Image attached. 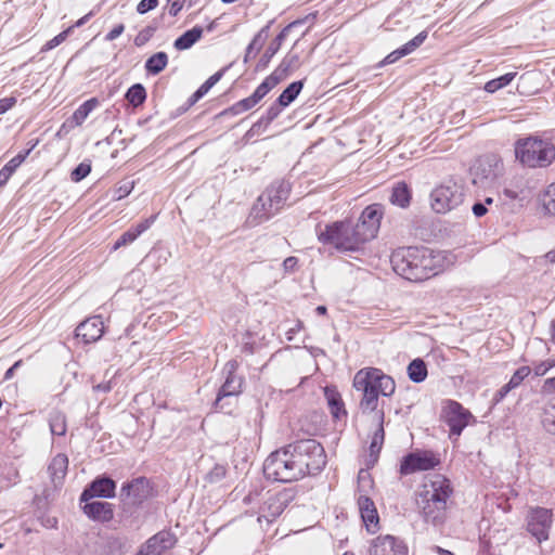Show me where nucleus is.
I'll return each instance as SVG.
<instances>
[{
  "label": "nucleus",
  "instance_id": "obj_1",
  "mask_svg": "<svg viewBox=\"0 0 555 555\" xmlns=\"http://www.w3.org/2000/svg\"><path fill=\"white\" fill-rule=\"evenodd\" d=\"M393 270L411 282H423L443 269L440 251L427 247L410 246L396 250L391 256Z\"/></svg>",
  "mask_w": 555,
  "mask_h": 555
},
{
  "label": "nucleus",
  "instance_id": "obj_2",
  "mask_svg": "<svg viewBox=\"0 0 555 555\" xmlns=\"http://www.w3.org/2000/svg\"><path fill=\"white\" fill-rule=\"evenodd\" d=\"M353 388L360 392L359 411L363 415L378 418L383 409H378L379 396L390 397L396 390L393 378L376 367L359 370L352 380Z\"/></svg>",
  "mask_w": 555,
  "mask_h": 555
},
{
  "label": "nucleus",
  "instance_id": "obj_3",
  "mask_svg": "<svg viewBox=\"0 0 555 555\" xmlns=\"http://www.w3.org/2000/svg\"><path fill=\"white\" fill-rule=\"evenodd\" d=\"M451 494L450 481L441 475H435L423 483L417 492L416 505L426 522L438 526L444 521Z\"/></svg>",
  "mask_w": 555,
  "mask_h": 555
},
{
  "label": "nucleus",
  "instance_id": "obj_4",
  "mask_svg": "<svg viewBox=\"0 0 555 555\" xmlns=\"http://www.w3.org/2000/svg\"><path fill=\"white\" fill-rule=\"evenodd\" d=\"M516 159L529 168H545L555 160V145L539 137L520 138L515 142Z\"/></svg>",
  "mask_w": 555,
  "mask_h": 555
},
{
  "label": "nucleus",
  "instance_id": "obj_5",
  "mask_svg": "<svg viewBox=\"0 0 555 555\" xmlns=\"http://www.w3.org/2000/svg\"><path fill=\"white\" fill-rule=\"evenodd\" d=\"M301 463H296L289 444L272 452L263 463L267 479L280 482H292L301 479Z\"/></svg>",
  "mask_w": 555,
  "mask_h": 555
},
{
  "label": "nucleus",
  "instance_id": "obj_6",
  "mask_svg": "<svg viewBox=\"0 0 555 555\" xmlns=\"http://www.w3.org/2000/svg\"><path fill=\"white\" fill-rule=\"evenodd\" d=\"M296 463H301V478L306 475L319 474L326 465V454L315 439H301L289 443Z\"/></svg>",
  "mask_w": 555,
  "mask_h": 555
},
{
  "label": "nucleus",
  "instance_id": "obj_7",
  "mask_svg": "<svg viewBox=\"0 0 555 555\" xmlns=\"http://www.w3.org/2000/svg\"><path fill=\"white\" fill-rule=\"evenodd\" d=\"M318 238L324 245H331L338 251H357L361 243L356 231L348 221H335L324 229L318 228Z\"/></svg>",
  "mask_w": 555,
  "mask_h": 555
},
{
  "label": "nucleus",
  "instance_id": "obj_8",
  "mask_svg": "<svg viewBox=\"0 0 555 555\" xmlns=\"http://www.w3.org/2000/svg\"><path fill=\"white\" fill-rule=\"evenodd\" d=\"M291 192L286 181L273 182L257 199L253 206L251 216L258 222L266 221L274 216L284 205Z\"/></svg>",
  "mask_w": 555,
  "mask_h": 555
},
{
  "label": "nucleus",
  "instance_id": "obj_9",
  "mask_svg": "<svg viewBox=\"0 0 555 555\" xmlns=\"http://www.w3.org/2000/svg\"><path fill=\"white\" fill-rule=\"evenodd\" d=\"M464 195L463 184L450 179L431 191L430 206L437 214H447L462 205Z\"/></svg>",
  "mask_w": 555,
  "mask_h": 555
},
{
  "label": "nucleus",
  "instance_id": "obj_10",
  "mask_svg": "<svg viewBox=\"0 0 555 555\" xmlns=\"http://www.w3.org/2000/svg\"><path fill=\"white\" fill-rule=\"evenodd\" d=\"M236 361H229L224 366L227 377L215 400V408L224 413H231L232 401L242 392L243 377L235 374Z\"/></svg>",
  "mask_w": 555,
  "mask_h": 555
},
{
  "label": "nucleus",
  "instance_id": "obj_11",
  "mask_svg": "<svg viewBox=\"0 0 555 555\" xmlns=\"http://www.w3.org/2000/svg\"><path fill=\"white\" fill-rule=\"evenodd\" d=\"M383 214V206L380 204H372L362 211L358 222L352 225L361 245L377 235Z\"/></svg>",
  "mask_w": 555,
  "mask_h": 555
},
{
  "label": "nucleus",
  "instance_id": "obj_12",
  "mask_svg": "<svg viewBox=\"0 0 555 555\" xmlns=\"http://www.w3.org/2000/svg\"><path fill=\"white\" fill-rule=\"evenodd\" d=\"M502 163L496 155H483L478 158L470 169L475 185L488 186L501 175Z\"/></svg>",
  "mask_w": 555,
  "mask_h": 555
},
{
  "label": "nucleus",
  "instance_id": "obj_13",
  "mask_svg": "<svg viewBox=\"0 0 555 555\" xmlns=\"http://www.w3.org/2000/svg\"><path fill=\"white\" fill-rule=\"evenodd\" d=\"M358 490L360 493L358 504L361 512V517L369 529L370 526H376L378 524V514L375 508L374 502L366 495V488L372 487L373 480L367 472L360 470L358 476Z\"/></svg>",
  "mask_w": 555,
  "mask_h": 555
},
{
  "label": "nucleus",
  "instance_id": "obj_14",
  "mask_svg": "<svg viewBox=\"0 0 555 555\" xmlns=\"http://www.w3.org/2000/svg\"><path fill=\"white\" fill-rule=\"evenodd\" d=\"M439 462V459L430 451L411 452L402 459L400 474L406 476L416 472L433 469Z\"/></svg>",
  "mask_w": 555,
  "mask_h": 555
},
{
  "label": "nucleus",
  "instance_id": "obj_15",
  "mask_svg": "<svg viewBox=\"0 0 555 555\" xmlns=\"http://www.w3.org/2000/svg\"><path fill=\"white\" fill-rule=\"evenodd\" d=\"M295 494L291 489H283L280 492L270 494L261 506V515L258 518H264L267 521H272L278 518L288 504L294 500Z\"/></svg>",
  "mask_w": 555,
  "mask_h": 555
},
{
  "label": "nucleus",
  "instance_id": "obj_16",
  "mask_svg": "<svg viewBox=\"0 0 555 555\" xmlns=\"http://www.w3.org/2000/svg\"><path fill=\"white\" fill-rule=\"evenodd\" d=\"M152 488L145 477H139L122 485L120 499L127 504L139 505L151 495Z\"/></svg>",
  "mask_w": 555,
  "mask_h": 555
},
{
  "label": "nucleus",
  "instance_id": "obj_17",
  "mask_svg": "<svg viewBox=\"0 0 555 555\" xmlns=\"http://www.w3.org/2000/svg\"><path fill=\"white\" fill-rule=\"evenodd\" d=\"M552 525V511L544 507H537L531 511L528 517V531L537 538L539 542L547 540L548 531Z\"/></svg>",
  "mask_w": 555,
  "mask_h": 555
},
{
  "label": "nucleus",
  "instance_id": "obj_18",
  "mask_svg": "<svg viewBox=\"0 0 555 555\" xmlns=\"http://www.w3.org/2000/svg\"><path fill=\"white\" fill-rule=\"evenodd\" d=\"M446 423L450 427V437H459L468 425L472 414L456 401H450L444 410Z\"/></svg>",
  "mask_w": 555,
  "mask_h": 555
},
{
  "label": "nucleus",
  "instance_id": "obj_19",
  "mask_svg": "<svg viewBox=\"0 0 555 555\" xmlns=\"http://www.w3.org/2000/svg\"><path fill=\"white\" fill-rule=\"evenodd\" d=\"M177 543L176 535L169 530H162L151 537L138 551L137 555H162Z\"/></svg>",
  "mask_w": 555,
  "mask_h": 555
},
{
  "label": "nucleus",
  "instance_id": "obj_20",
  "mask_svg": "<svg viewBox=\"0 0 555 555\" xmlns=\"http://www.w3.org/2000/svg\"><path fill=\"white\" fill-rule=\"evenodd\" d=\"M116 482L106 476H99L82 491L80 502H87L94 498L112 499L115 496Z\"/></svg>",
  "mask_w": 555,
  "mask_h": 555
},
{
  "label": "nucleus",
  "instance_id": "obj_21",
  "mask_svg": "<svg viewBox=\"0 0 555 555\" xmlns=\"http://www.w3.org/2000/svg\"><path fill=\"white\" fill-rule=\"evenodd\" d=\"M369 555H408V547L396 537L379 535L372 541Z\"/></svg>",
  "mask_w": 555,
  "mask_h": 555
},
{
  "label": "nucleus",
  "instance_id": "obj_22",
  "mask_svg": "<svg viewBox=\"0 0 555 555\" xmlns=\"http://www.w3.org/2000/svg\"><path fill=\"white\" fill-rule=\"evenodd\" d=\"M76 337L81 338L85 344L99 340L104 334V325L100 315L88 318L76 328Z\"/></svg>",
  "mask_w": 555,
  "mask_h": 555
},
{
  "label": "nucleus",
  "instance_id": "obj_23",
  "mask_svg": "<svg viewBox=\"0 0 555 555\" xmlns=\"http://www.w3.org/2000/svg\"><path fill=\"white\" fill-rule=\"evenodd\" d=\"M83 513L92 520L107 522L114 517L113 504L103 501H87L82 506Z\"/></svg>",
  "mask_w": 555,
  "mask_h": 555
},
{
  "label": "nucleus",
  "instance_id": "obj_24",
  "mask_svg": "<svg viewBox=\"0 0 555 555\" xmlns=\"http://www.w3.org/2000/svg\"><path fill=\"white\" fill-rule=\"evenodd\" d=\"M156 215H153L139 222L135 227H131L129 230L124 232L115 242L113 249L116 250L134 242L143 232L152 227L156 220Z\"/></svg>",
  "mask_w": 555,
  "mask_h": 555
},
{
  "label": "nucleus",
  "instance_id": "obj_25",
  "mask_svg": "<svg viewBox=\"0 0 555 555\" xmlns=\"http://www.w3.org/2000/svg\"><path fill=\"white\" fill-rule=\"evenodd\" d=\"M302 21L298 20L291 24H288L286 27H284L281 33L274 38V40L271 41L264 53L262 54L257 68H266L268 64L270 63L271 59L278 53L280 50L283 41L285 40L287 33L289 29L298 24H301Z\"/></svg>",
  "mask_w": 555,
  "mask_h": 555
},
{
  "label": "nucleus",
  "instance_id": "obj_26",
  "mask_svg": "<svg viewBox=\"0 0 555 555\" xmlns=\"http://www.w3.org/2000/svg\"><path fill=\"white\" fill-rule=\"evenodd\" d=\"M67 468L68 457L65 454L59 453L51 460L48 466V473L50 475L52 482L55 486L62 483L63 479L66 476Z\"/></svg>",
  "mask_w": 555,
  "mask_h": 555
},
{
  "label": "nucleus",
  "instance_id": "obj_27",
  "mask_svg": "<svg viewBox=\"0 0 555 555\" xmlns=\"http://www.w3.org/2000/svg\"><path fill=\"white\" fill-rule=\"evenodd\" d=\"M30 152L31 149L20 152L15 157H13L8 164L4 165V167L0 170V188L7 184L13 172L22 165Z\"/></svg>",
  "mask_w": 555,
  "mask_h": 555
},
{
  "label": "nucleus",
  "instance_id": "obj_28",
  "mask_svg": "<svg viewBox=\"0 0 555 555\" xmlns=\"http://www.w3.org/2000/svg\"><path fill=\"white\" fill-rule=\"evenodd\" d=\"M202 35L203 28L195 26L178 37L173 42V47L179 51L188 50L202 38Z\"/></svg>",
  "mask_w": 555,
  "mask_h": 555
},
{
  "label": "nucleus",
  "instance_id": "obj_29",
  "mask_svg": "<svg viewBox=\"0 0 555 555\" xmlns=\"http://www.w3.org/2000/svg\"><path fill=\"white\" fill-rule=\"evenodd\" d=\"M300 63L298 54L288 53L284 56V59L272 74L279 78V81L281 82L288 76L291 72L297 69Z\"/></svg>",
  "mask_w": 555,
  "mask_h": 555
},
{
  "label": "nucleus",
  "instance_id": "obj_30",
  "mask_svg": "<svg viewBox=\"0 0 555 555\" xmlns=\"http://www.w3.org/2000/svg\"><path fill=\"white\" fill-rule=\"evenodd\" d=\"M282 105L278 100L267 109L266 114L255 122L248 130L247 134L259 133L261 129H266L268 125L273 121L282 112Z\"/></svg>",
  "mask_w": 555,
  "mask_h": 555
},
{
  "label": "nucleus",
  "instance_id": "obj_31",
  "mask_svg": "<svg viewBox=\"0 0 555 555\" xmlns=\"http://www.w3.org/2000/svg\"><path fill=\"white\" fill-rule=\"evenodd\" d=\"M324 395L327 400V404H328L331 414L335 418H339L341 414H344V415L347 414V412L344 408V402L341 400V397L336 389L326 387L324 389Z\"/></svg>",
  "mask_w": 555,
  "mask_h": 555
},
{
  "label": "nucleus",
  "instance_id": "obj_32",
  "mask_svg": "<svg viewBox=\"0 0 555 555\" xmlns=\"http://www.w3.org/2000/svg\"><path fill=\"white\" fill-rule=\"evenodd\" d=\"M375 420L377 422V428L374 431V435L372 437V441L370 444V452H371V456H375V459H376L382 450L384 439H385V430H384L385 413L380 412L378 415V418H375Z\"/></svg>",
  "mask_w": 555,
  "mask_h": 555
},
{
  "label": "nucleus",
  "instance_id": "obj_33",
  "mask_svg": "<svg viewBox=\"0 0 555 555\" xmlns=\"http://www.w3.org/2000/svg\"><path fill=\"white\" fill-rule=\"evenodd\" d=\"M48 423L53 436H65L67 431V423L66 415L63 412L59 410L51 411Z\"/></svg>",
  "mask_w": 555,
  "mask_h": 555
},
{
  "label": "nucleus",
  "instance_id": "obj_34",
  "mask_svg": "<svg viewBox=\"0 0 555 555\" xmlns=\"http://www.w3.org/2000/svg\"><path fill=\"white\" fill-rule=\"evenodd\" d=\"M390 202L402 208L410 205L411 191L404 182H398L393 185Z\"/></svg>",
  "mask_w": 555,
  "mask_h": 555
},
{
  "label": "nucleus",
  "instance_id": "obj_35",
  "mask_svg": "<svg viewBox=\"0 0 555 555\" xmlns=\"http://www.w3.org/2000/svg\"><path fill=\"white\" fill-rule=\"evenodd\" d=\"M427 366L423 359L416 358L408 365V376L413 383H422L427 377Z\"/></svg>",
  "mask_w": 555,
  "mask_h": 555
},
{
  "label": "nucleus",
  "instance_id": "obj_36",
  "mask_svg": "<svg viewBox=\"0 0 555 555\" xmlns=\"http://www.w3.org/2000/svg\"><path fill=\"white\" fill-rule=\"evenodd\" d=\"M168 64V55L160 51L150 56L145 62V70L149 74L157 75L163 72Z\"/></svg>",
  "mask_w": 555,
  "mask_h": 555
},
{
  "label": "nucleus",
  "instance_id": "obj_37",
  "mask_svg": "<svg viewBox=\"0 0 555 555\" xmlns=\"http://www.w3.org/2000/svg\"><path fill=\"white\" fill-rule=\"evenodd\" d=\"M99 105V100L96 98H91L83 102L73 114V121L76 126L82 125V122L87 119L89 114Z\"/></svg>",
  "mask_w": 555,
  "mask_h": 555
},
{
  "label": "nucleus",
  "instance_id": "obj_38",
  "mask_svg": "<svg viewBox=\"0 0 555 555\" xmlns=\"http://www.w3.org/2000/svg\"><path fill=\"white\" fill-rule=\"evenodd\" d=\"M304 82L301 80L292 82L278 98V102L282 106H288L298 96L302 90Z\"/></svg>",
  "mask_w": 555,
  "mask_h": 555
},
{
  "label": "nucleus",
  "instance_id": "obj_39",
  "mask_svg": "<svg viewBox=\"0 0 555 555\" xmlns=\"http://www.w3.org/2000/svg\"><path fill=\"white\" fill-rule=\"evenodd\" d=\"M125 99L133 107L142 105L146 100V91L143 85L135 83L131 86L125 94Z\"/></svg>",
  "mask_w": 555,
  "mask_h": 555
},
{
  "label": "nucleus",
  "instance_id": "obj_40",
  "mask_svg": "<svg viewBox=\"0 0 555 555\" xmlns=\"http://www.w3.org/2000/svg\"><path fill=\"white\" fill-rule=\"evenodd\" d=\"M542 425L546 431L555 435V398L551 399L543 408Z\"/></svg>",
  "mask_w": 555,
  "mask_h": 555
},
{
  "label": "nucleus",
  "instance_id": "obj_41",
  "mask_svg": "<svg viewBox=\"0 0 555 555\" xmlns=\"http://www.w3.org/2000/svg\"><path fill=\"white\" fill-rule=\"evenodd\" d=\"M259 102L256 101L253 95L248 96V98H245L236 103H234L232 106H230L229 108H225L223 112H221V115L222 116H227V115H232V116H235V115H238V114H242L246 111H249L254 106H256Z\"/></svg>",
  "mask_w": 555,
  "mask_h": 555
},
{
  "label": "nucleus",
  "instance_id": "obj_42",
  "mask_svg": "<svg viewBox=\"0 0 555 555\" xmlns=\"http://www.w3.org/2000/svg\"><path fill=\"white\" fill-rule=\"evenodd\" d=\"M280 83L279 78H276L272 73L256 88L253 98L260 102L274 87Z\"/></svg>",
  "mask_w": 555,
  "mask_h": 555
},
{
  "label": "nucleus",
  "instance_id": "obj_43",
  "mask_svg": "<svg viewBox=\"0 0 555 555\" xmlns=\"http://www.w3.org/2000/svg\"><path fill=\"white\" fill-rule=\"evenodd\" d=\"M516 75H517V73H507L503 76L491 79L485 85V90L489 93H494L498 90L509 85L514 80Z\"/></svg>",
  "mask_w": 555,
  "mask_h": 555
},
{
  "label": "nucleus",
  "instance_id": "obj_44",
  "mask_svg": "<svg viewBox=\"0 0 555 555\" xmlns=\"http://www.w3.org/2000/svg\"><path fill=\"white\" fill-rule=\"evenodd\" d=\"M227 475V466L216 464L205 476V480L209 483H217L221 481Z\"/></svg>",
  "mask_w": 555,
  "mask_h": 555
},
{
  "label": "nucleus",
  "instance_id": "obj_45",
  "mask_svg": "<svg viewBox=\"0 0 555 555\" xmlns=\"http://www.w3.org/2000/svg\"><path fill=\"white\" fill-rule=\"evenodd\" d=\"M427 36H428V33L426 30H423L418 35H416L413 39H411L405 44H403L401 48L403 49L404 53L406 55H409L423 44V42L426 40Z\"/></svg>",
  "mask_w": 555,
  "mask_h": 555
},
{
  "label": "nucleus",
  "instance_id": "obj_46",
  "mask_svg": "<svg viewBox=\"0 0 555 555\" xmlns=\"http://www.w3.org/2000/svg\"><path fill=\"white\" fill-rule=\"evenodd\" d=\"M73 30V27H68L67 29L63 30L62 33H60L59 35H56L54 38H52L51 40L47 41L42 48H41V52H47V51H50L54 48H56L59 44H61L63 41L66 40V38L68 37V35L72 33Z\"/></svg>",
  "mask_w": 555,
  "mask_h": 555
},
{
  "label": "nucleus",
  "instance_id": "obj_47",
  "mask_svg": "<svg viewBox=\"0 0 555 555\" xmlns=\"http://www.w3.org/2000/svg\"><path fill=\"white\" fill-rule=\"evenodd\" d=\"M543 205L550 215L555 216V182L547 186Z\"/></svg>",
  "mask_w": 555,
  "mask_h": 555
},
{
  "label": "nucleus",
  "instance_id": "obj_48",
  "mask_svg": "<svg viewBox=\"0 0 555 555\" xmlns=\"http://www.w3.org/2000/svg\"><path fill=\"white\" fill-rule=\"evenodd\" d=\"M91 171V165L88 163H80L70 173V179L74 182H80L83 180Z\"/></svg>",
  "mask_w": 555,
  "mask_h": 555
},
{
  "label": "nucleus",
  "instance_id": "obj_49",
  "mask_svg": "<svg viewBox=\"0 0 555 555\" xmlns=\"http://www.w3.org/2000/svg\"><path fill=\"white\" fill-rule=\"evenodd\" d=\"M531 373L530 366H520L516 372L512 375L508 384L516 388L518 387L522 380Z\"/></svg>",
  "mask_w": 555,
  "mask_h": 555
},
{
  "label": "nucleus",
  "instance_id": "obj_50",
  "mask_svg": "<svg viewBox=\"0 0 555 555\" xmlns=\"http://www.w3.org/2000/svg\"><path fill=\"white\" fill-rule=\"evenodd\" d=\"M227 70V67L221 68L217 73H215L212 76H210L201 87V91L204 94H207L208 91L223 77L224 73Z\"/></svg>",
  "mask_w": 555,
  "mask_h": 555
},
{
  "label": "nucleus",
  "instance_id": "obj_51",
  "mask_svg": "<svg viewBox=\"0 0 555 555\" xmlns=\"http://www.w3.org/2000/svg\"><path fill=\"white\" fill-rule=\"evenodd\" d=\"M406 54L404 53L403 49L400 47L399 49L392 51L391 53H389L383 61H380L378 63V67H382V66H385V65H389V64H392L395 62H397L398 60H400L401 57L405 56Z\"/></svg>",
  "mask_w": 555,
  "mask_h": 555
},
{
  "label": "nucleus",
  "instance_id": "obj_52",
  "mask_svg": "<svg viewBox=\"0 0 555 555\" xmlns=\"http://www.w3.org/2000/svg\"><path fill=\"white\" fill-rule=\"evenodd\" d=\"M555 366V361H543L534 365L533 372L537 376L545 375L552 367Z\"/></svg>",
  "mask_w": 555,
  "mask_h": 555
},
{
  "label": "nucleus",
  "instance_id": "obj_53",
  "mask_svg": "<svg viewBox=\"0 0 555 555\" xmlns=\"http://www.w3.org/2000/svg\"><path fill=\"white\" fill-rule=\"evenodd\" d=\"M158 5V0H141L137 5L139 14H145Z\"/></svg>",
  "mask_w": 555,
  "mask_h": 555
},
{
  "label": "nucleus",
  "instance_id": "obj_54",
  "mask_svg": "<svg viewBox=\"0 0 555 555\" xmlns=\"http://www.w3.org/2000/svg\"><path fill=\"white\" fill-rule=\"evenodd\" d=\"M153 30L154 29H152L150 27H146V28L142 29L138 34V36L134 38V44L137 47H142L143 44H145L150 40V38H151L152 34H153Z\"/></svg>",
  "mask_w": 555,
  "mask_h": 555
},
{
  "label": "nucleus",
  "instance_id": "obj_55",
  "mask_svg": "<svg viewBox=\"0 0 555 555\" xmlns=\"http://www.w3.org/2000/svg\"><path fill=\"white\" fill-rule=\"evenodd\" d=\"M537 266L554 264L555 263V249L547 251L545 255L534 259Z\"/></svg>",
  "mask_w": 555,
  "mask_h": 555
},
{
  "label": "nucleus",
  "instance_id": "obj_56",
  "mask_svg": "<svg viewBox=\"0 0 555 555\" xmlns=\"http://www.w3.org/2000/svg\"><path fill=\"white\" fill-rule=\"evenodd\" d=\"M16 101L15 96L0 99V115L11 109L16 104Z\"/></svg>",
  "mask_w": 555,
  "mask_h": 555
},
{
  "label": "nucleus",
  "instance_id": "obj_57",
  "mask_svg": "<svg viewBox=\"0 0 555 555\" xmlns=\"http://www.w3.org/2000/svg\"><path fill=\"white\" fill-rule=\"evenodd\" d=\"M270 27V24H268L267 26H264L256 36L255 38L253 39V41L250 43H254V47H255V50L256 52H258L261 47H262V43H263V39H262V36L268 31Z\"/></svg>",
  "mask_w": 555,
  "mask_h": 555
},
{
  "label": "nucleus",
  "instance_id": "obj_58",
  "mask_svg": "<svg viewBox=\"0 0 555 555\" xmlns=\"http://www.w3.org/2000/svg\"><path fill=\"white\" fill-rule=\"evenodd\" d=\"M125 30L124 24L116 25L109 33L106 34L105 40L106 41H113L116 38H118Z\"/></svg>",
  "mask_w": 555,
  "mask_h": 555
},
{
  "label": "nucleus",
  "instance_id": "obj_59",
  "mask_svg": "<svg viewBox=\"0 0 555 555\" xmlns=\"http://www.w3.org/2000/svg\"><path fill=\"white\" fill-rule=\"evenodd\" d=\"M132 184H129V183H126L124 185H120L116 192H115V198L116 199H121L124 197H126L127 195L130 194L131 190H132Z\"/></svg>",
  "mask_w": 555,
  "mask_h": 555
},
{
  "label": "nucleus",
  "instance_id": "obj_60",
  "mask_svg": "<svg viewBox=\"0 0 555 555\" xmlns=\"http://www.w3.org/2000/svg\"><path fill=\"white\" fill-rule=\"evenodd\" d=\"M514 389L508 383L505 384L504 386H502L498 391L494 395V401L495 402H500L502 401L506 396L507 393Z\"/></svg>",
  "mask_w": 555,
  "mask_h": 555
},
{
  "label": "nucleus",
  "instance_id": "obj_61",
  "mask_svg": "<svg viewBox=\"0 0 555 555\" xmlns=\"http://www.w3.org/2000/svg\"><path fill=\"white\" fill-rule=\"evenodd\" d=\"M472 211L477 218H480L487 214L488 208L485 203L477 202L473 205Z\"/></svg>",
  "mask_w": 555,
  "mask_h": 555
},
{
  "label": "nucleus",
  "instance_id": "obj_62",
  "mask_svg": "<svg viewBox=\"0 0 555 555\" xmlns=\"http://www.w3.org/2000/svg\"><path fill=\"white\" fill-rule=\"evenodd\" d=\"M297 263H298V259L296 257L292 256V257H287L283 261V267H284L285 271L289 272V271H294Z\"/></svg>",
  "mask_w": 555,
  "mask_h": 555
},
{
  "label": "nucleus",
  "instance_id": "obj_63",
  "mask_svg": "<svg viewBox=\"0 0 555 555\" xmlns=\"http://www.w3.org/2000/svg\"><path fill=\"white\" fill-rule=\"evenodd\" d=\"M101 545L105 548H113L115 546H119L120 543L115 538H101Z\"/></svg>",
  "mask_w": 555,
  "mask_h": 555
},
{
  "label": "nucleus",
  "instance_id": "obj_64",
  "mask_svg": "<svg viewBox=\"0 0 555 555\" xmlns=\"http://www.w3.org/2000/svg\"><path fill=\"white\" fill-rule=\"evenodd\" d=\"M542 389L544 392H555V376L546 378L543 383Z\"/></svg>",
  "mask_w": 555,
  "mask_h": 555
}]
</instances>
